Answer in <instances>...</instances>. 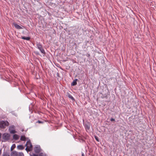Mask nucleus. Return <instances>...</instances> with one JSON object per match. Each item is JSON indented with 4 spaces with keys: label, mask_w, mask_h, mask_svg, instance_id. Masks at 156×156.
Returning a JSON list of instances; mask_svg holds the SVG:
<instances>
[{
    "label": "nucleus",
    "mask_w": 156,
    "mask_h": 156,
    "mask_svg": "<svg viewBox=\"0 0 156 156\" xmlns=\"http://www.w3.org/2000/svg\"><path fill=\"white\" fill-rule=\"evenodd\" d=\"M26 146V148L25 150L27 151H30L32 150V145L30 140H29L27 142Z\"/></svg>",
    "instance_id": "obj_1"
},
{
    "label": "nucleus",
    "mask_w": 156,
    "mask_h": 156,
    "mask_svg": "<svg viewBox=\"0 0 156 156\" xmlns=\"http://www.w3.org/2000/svg\"><path fill=\"white\" fill-rule=\"evenodd\" d=\"M9 123L7 121H2L0 122V128H5L9 125Z\"/></svg>",
    "instance_id": "obj_2"
},
{
    "label": "nucleus",
    "mask_w": 156,
    "mask_h": 156,
    "mask_svg": "<svg viewBox=\"0 0 156 156\" xmlns=\"http://www.w3.org/2000/svg\"><path fill=\"white\" fill-rule=\"evenodd\" d=\"M10 135L8 133H5L2 135V137L5 141H7L9 140Z\"/></svg>",
    "instance_id": "obj_3"
},
{
    "label": "nucleus",
    "mask_w": 156,
    "mask_h": 156,
    "mask_svg": "<svg viewBox=\"0 0 156 156\" xmlns=\"http://www.w3.org/2000/svg\"><path fill=\"white\" fill-rule=\"evenodd\" d=\"M37 48L40 51L41 53L44 54H45V51L42 48V47L41 44L40 43H37Z\"/></svg>",
    "instance_id": "obj_4"
},
{
    "label": "nucleus",
    "mask_w": 156,
    "mask_h": 156,
    "mask_svg": "<svg viewBox=\"0 0 156 156\" xmlns=\"http://www.w3.org/2000/svg\"><path fill=\"white\" fill-rule=\"evenodd\" d=\"M15 126H10L9 128V130L11 133L14 134L16 133L15 131Z\"/></svg>",
    "instance_id": "obj_5"
},
{
    "label": "nucleus",
    "mask_w": 156,
    "mask_h": 156,
    "mask_svg": "<svg viewBox=\"0 0 156 156\" xmlns=\"http://www.w3.org/2000/svg\"><path fill=\"white\" fill-rule=\"evenodd\" d=\"M34 150L35 153H38L41 151V149L40 146H37L34 148Z\"/></svg>",
    "instance_id": "obj_6"
},
{
    "label": "nucleus",
    "mask_w": 156,
    "mask_h": 156,
    "mask_svg": "<svg viewBox=\"0 0 156 156\" xmlns=\"http://www.w3.org/2000/svg\"><path fill=\"white\" fill-rule=\"evenodd\" d=\"M11 156H18V152L16 151H13L11 152Z\"/></svg>",
    "instance_id": "obj_7"
},
{
    "label": "nucleus",
    "mask_w": 156,
    "mask_h": 156,
    "mask_svg": "<svg viewBox=\"0 0 156 156\" xmlns=\"http://www.w3.org/2000/svg\"><path fill=\"white\" fill-rule=\"evenodd\" d=\"M13 25L17 29H22V27L21 26L16 23H13Z\"/></svg>",
    "instance_id": "obj_8"
},
{
    "label": "nucleus",
    "mask_w": 156,
    "mask_h": 156,
    "mask_svg": "<svg viewBox=\"0 0 156 156\" xmlns=\"http://www.w3.org/2000/svg\"><path fill=\"white\" fill-rule=\"evenodd\" d=\"M19 138V136L17 134H15L13 135V139L15 140H17Z\"/></svg>",
    "instance_id": "obj_9"
},
{
    "label": "nucleus",
    "mask_w": 156,
    "mask_h": 156,
    "mask_svg": "<svg viewBox=\"0 0 156 156\" xmlns=\"http://www.w3.org/2000/svg\"><path fill=\"white\" fill-rule=\"evenodd\" d=\"M18 149L22 150L24 148V147L22 145H19L17 146Z\"/></svg>",
    "instance_id": "obj_10"
},
{
    "label": "nucleus",
    "mask_w": 156,
    "mask_h": 156,
    "mask_svg": "<svg viewBox=\"0 0 156 156\" xmlns=\"http://www.w3.org/2000/svg\"><path fill=\"white\" fill-rule=\"evenodd\" d=\"M77 79H76L74 80L71 84V85L72 86H75L77 84Z\"/></svg>",
    "instance_id": "obj_11"
},
{
    "label": "nucleus",
    "mask_w": 156,
    "mask_h": 156,
    "mask_svg": "<svg viewBox=\"0 0 156 156\" xmlns=\"http://www.w3.org/2000/svg\"><path fill=\"white\" fill-rule=\"evenodd\" d=\"M26 137L24 136H22L21 137L20 140L22 141H25L26 140Z\"/></svg>",
    "instance_id": "obj_12"
},
{
    "label": "nucleus",
    "mask_w": 156,
    "mask_h": 156,
    "mask_svg": "<svg viewBox=\"0 0 156 156\" xmlns=\"http://www.w3.org/2000/svg\"><path fill=\"white\" fill-rule=\"evenodd\" d=\"M22 38L24 40H29L30 39V38L29 37H22Z\"/></svg>",
    "instance_id": "obj_13"
},
{
    "label": "nucleus",
    "mask_w": 156,
    "mask_h": 156,
    "mask_svg": "<svg viewBox=\"0 0 156 156\" xmlns=\"http://www.w3.org/2000/svg\"><path fill=\"white\" fill-rule=\"evenodd\" d=\"M68 97L69 98H70L72 100H74V98L71 94H68Z\"/></svg>",
    "instance_id": "obj_14"
},
{
    "label": "nucleus",
    "mask_w": 156,
    "mask_h": 156,
    "mask_svg": "<svg viewBox=\"0 0 156 156\" xmlns=\"http://www.w3.org/2000/svg\"><path fill=\"white\" fill-rule=\"evenodd\" d=\"M16 147V145L15 144H13L11 148V151H13V150Z\"/></svg>",
    "instance_id": "obj_15"
},
{
    "label": "nucleus",
    "mask_w": 156,
    "mask_h": 156,
    "mask_svg": "<svg viewBox=\"0 0 156 156\" xmlns=\"http://www.w3.org/2000/svg\"><path fill=\"white\" fill-rule=\"evenodd\" d=\"M18 156H24L22 152L18 153Z\"/></svg>",
    "instance_id": "obj_16"
},
{
    "label": "nucleus",
    "mask_w": 156,
    "mask_h": 156,
    "mask_svg": "<svg viewBox=\"0 0 156 156\" xmlns=\"http://www.w3.org/2000/svg\"><path fill=\"white\" fill-rule=\"evenodd\" d=\"M39 156H47L46 154L41 153L39 154Z\"/></svg>",
    "instance_id": "obj_17"
},
{
    "label": "nucleus",
    "mask_w": 156,
    "mask_h": 156,
    "mask_svg": "<svg viewBox=\"0 0 156 156\" xmlns=\"http://www.w3.org/2000/svg\"><path fill=\"white\" fill-rule=\"evenodd\" d=\"M143 1L144 3H147L148 2V1H149V0H142Z\"/></svg>",
    "instance_id": "obj_18"
},
{
    "label": "nucleus",
    "mask_w": 156,
    "mask_h": 156,
    "mask_svg": "<svg viewBox=\"0 0 156 156\" xmlns=\"http://www.w3.org/2000/svg\"><path fill=\"white\" fill-rule=\"evenodd\" d=\"M142 6L141 7L140 6V7H139L138 6V8H137V9H144V8H142Z\"/></svg>",
    "instance_id": "obj_19"
},
{
    "label": "nucleus",
    "mask_w": 156,
    "mask_h": 156,
    "mask_svg": "<svg viewBox=\"0 0 156 156\" xmlns=\"http://www.w3.org/2000/svg\"><path fill=\"white\" fill-rule=\"evenodd\" d=\"M3 156H9V155L7 153H4Z\"/></svg>",
    "instance_id": "obj_20"
},
{
    "label": "nucleus",
    "mask_w": 156,
    "mask_h": 156,
    "mask_svg": "<svg viewBox=\"0 0 156 156\" xmlns=\"http://www.w3.org/2000/svg\"><path fill=\"white\" fill-rule=\"evenodd\" d=\"M95 139L97 141H99V139H98V138L97 136H95Z\"/></svg>",
    "instance_id": "obj_21"
},
{
    "label": "nucleus",
    "mask_w": 156,
    "mask_h": 156,
    "mask_svg": "<svg viewBox=\"0 0 156 156\" xmlns=\"http://www.w3.org/2000/svg\"><path fill=\"white\" fill-rule=\"evenodd\" d=\"M110 120L111 121H115V120L113 118H111L110 119Z\"/></svg>",
    "instance_id": "obj_22"
},
{
    "label": "nucleus",
    "mask_w": 156,
    "mask_h": 156,
    "mask_svg": "<svg viewBox=\"0 0 156 156\" xmlns=\"http://www.w3.org/2000/svg\"><path fill=\"white\" fill-rule=\"evenodd\" d=\"M37 122H38L39 123H42V122L41 121H38Z\"/></svg>",
    "instance_id": "obj_23"
},
{
    "label": "nucleus",
    "mask_w": 156,
    "mask_h": 156,
    "mask_svg": "<svg viewBox=\"0 0 156 156\" xmlns=\"http://www.w3.org/2000/svg\"><path fill=\"white\" fill-rule=\"evenodd\" d=\"M31 156H38L37 155L35 154H33V155H31Z\"/></svg>",
    "instance_id": "obj_24"
},
{
    "label": "nucleus",
    "mask_w": 156,
    "mask_h": 156,
    "mask_svg": "<svg viewBox=\"0 0 156 156\" xmlns=\"http://www.w3.org/2000/svg\"><path fill=\"white\" fill-rule=\"evenodd\" d=\"M82 156H85L84 154V153H83L82 154Z\"/></svg>",
    "instance_id": "obj_25"
},
{
    "label": "nucleus",
    "mask_w": 156,
    "mask_h": 156,
    "mask_svg": "<svg viewBox=\"0 0 156 156\" xmlns=\"http://www.w3.org/2000/svg\"><path fill=\"white\" fill-rule=\"evenodd\" d=\"M2 152L1 151H0V155L1 154Z\"/></svg>",
    "instance_id": "obj_26"
}]
</instances>
